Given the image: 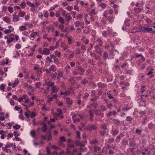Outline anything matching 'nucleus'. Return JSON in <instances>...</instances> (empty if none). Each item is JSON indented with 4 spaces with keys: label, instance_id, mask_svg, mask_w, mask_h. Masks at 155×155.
<instances>
[{
    "label": "nucleus",
    "instance_id": "f257e3e1",
    "mask_svg": "<svg viewBox=\"0 0 155 155\" xmlns=\"http://www.w3.org/2000/svg\"><path fill=\"white\" fill-rule=\"evenodd\" d=\"M5 39H7V43L10 44L14 40L18 41L19 39V37L18 35L10 34L5 36Z\"/></svg>",
    "mask_w": 155,
    "mask_h": 155
},
{
    "label": "nucleus",
    "instance_id": "f03ea898",
    "mask_svg": "<svg viewBox=\"0 0 155 155\" xmlns=\"http://www.w3.org/2000/svg\"><path fill=\"white\" fill-rule=\"evenodd\" d=\"M86 128L88 130L90 131L92 130H96L97 129L96 126L94 124L92 125L88 124Z\"/></svg>",
    "mask_w": 155,
    "mask_h": 155
},
{
    "label": "nucleus",
    "instance_id": "7ed1b4c3",
    "mask_svg": "<svg viewBox=\"0 0 155 155\" xmlns=\"http://www.w3.org/2000/svg\"><path fill=\"white\" fill-rule=\"evenodd\" d=\"M45 84H43L44 85H45L47 86H50L51 87H52L54 85V82H52L51 81H47L46 80H45Z\"/></svg>",
    "mask_w": 155,
    "mask_h": 155
},
{
    "label": "nucleus",
    "instance_id": "20e7f679",
    "mask_svg": "<svg viewBox=\"0 0 155 155\" xmlns=\"http://www.w3.org/2000/svg\"><path fill=\"white\" fill-rule=\"evenodd\" d=\"M58 27L61 30L62 32H67L68 31L67 28L65 27L64 25H59L58 26Z\"/></svg>",
    "mask_w": 155,
    "mask_h": 155
},
{
    "label": "nucleus",
    "instance_id": "39448f33",
    "mask_svg": "<svg viewBox=\"0 0 155 155\" xmlns=\"http://www.w3.org/2000/svg\"><path fill=\"white\" fill-rule=\"evenodd\" d=\"M45 71L47 73H50L51 71L54 72L56 71V69L53 65H52L49 69H46Z\"/></svg>",
    "mask_w": 155,
    "mask_h": 155
},
{
    "label": "nucleus",
    "instance_id": "423d86ee",
    "mask_svg": "<svg viewBox=\"0 0 155 155\" xmlns=\"http://www.w3.org/2000/svg\"><path fill=\"white\" fill-rule=\"evenodd\" d=\"M98 87L99 88H103L104 87H107V85L103 83L99 82L97 84Z\"/></svg>",
    "mask_w": 155,
    "mask_h": 155
},
{
    "label": "nucleus",
    "instance_id": "0eeeda50",
    "mask_svg": "<svg viewBox=\"0 0 155 155\" xmlns=\"http://www.w3.org/2000/svg\"><path fill=\"white\" fill-rule=\"evenodd\" d=\"M95 49V51L98 53H99L100 54H101V52H102V50L101 48L100 47V45H97L94 47Z\"/></svg>",
    "mask_w": 155,
    "mask_h": 155
},
{
    "label": "nucleus",
    "instance_id": "6e6552de",
    "mask_svg": "<svg viewBox=\"0 0 155 155\" xmlns=\"http://www.w3.org/2000/svg\"><path fill=\"white\" fill-rule=\"evenodd\" d=\"M94 111L92 109L89 111V115L90 117V119L91 121L93 120V117L94 116L93 113Z\"/></svg>",
    "mask_w": 155,
    "mask_h": 155
},
{
    "label": "nucleus",
    "instance_id": "1a4fd4ad",
    "mask_svg": "<svg viewBox=\"0 0 155 155\" xmlns=\"http://www.w3.org/2000/svg\"><path fill=\"white\" fill-rule=\"evenodd\" d=\"M13 21L14 22H16L18 21L19 18V16L18 15H16V13H15V14H14L13 15Z\"/></svg>",
    "mask_w": 155,
    "mask_h": 155
},
{
    "label": "nucleus",
    "instance_id": "9d476101",
    "mask_svg": "<svg viewBox=\"0 0 155 155\" xmlns=\"http://www.w3.org/2000/svg\"><path fill=\"white\" fill-rule=\"evenodd\" d=\"M148 28L146 27H141L138 29V30L140 31H143L144 32H147Z\"/></svg>",
    "mask_w": 155,
    "mask_h": 155
},
{
    "label": "nucleus",
    "instance_id": "9b49d317",
    "mask_svg": "<svg viewBox=\"0 0 155 155\" xmlns=\"http://www.w3.org/2000/svg\"><path fill=\"white\" fill-rule=\"evenodd\" d=\"M51 88V93H57L59 89V88H56V87L54 86H54Z\"/></svg>",
    "mask_w": 155,
    "mask_h": 155
},
{
    "label": "nucleus",
    "instance_id": "f8f14e48",
    "mask_svg": "<svg viewBox=\"0 0 155 155\" xmlns=\"http://www.w3.org/2000/svg\"><path fill=\"white\" fill-rule=\"evenodd\" d=\"M50 49L47 48H44L43 50V54L48 55L50 54Z\"/></svg>",
    "mask_w": 155,
    "mask_h": 155
},
{
    "label": "nucleus",
    "instance_id": "ddd939ff",
    "mask_svg": "<svg viewBox=\"0 0 155 155\" xmlns=\"http://www.w3.org/2000/svg\"><path fill=\"white\" fill-rule=\"evenodd\" d=\"M117 114V112L115 110H113L112 111H110L107 115V116L108 117H110L112 115H115Z\"/></svg>",
    "mask_w": 155,
    "mask_h": 155
},
{
    "label": "nucleus",
    "instance_id": "4468645a",
    "mask_svg": "<svg viewBox=\"0 0 155 155\" xmlns=\"http://www.w3.org/2000/svg\"><path fill=\"white\" fill-rule=\"evenodd\" d=\"M34 70H36V71L38 74H40L41 73L42 71L40 68L38 67H34Z\"/></svg>",
    "mask_w": 155,
    "mask_h": 155
},
{
    "label": "nucleus",
    "instance_id": "2eb2a0df",
    "mask_svg": "<svg viewBox=\"0 0 155 155\" xmlns=\"http://www.w3.org/2000/svg\"><path fill=\"white\" fill-rule=\"evenodd\" d=\"M19 82L18 78H17L14 82L12 83V87L13 88L15 87L18 84H19Z\"/></svg>",
    "mask_w": 155,
    "mask_h": 155
},
{
    "label": "nucleus",
    "instance_id": "dca6fc26",
    "mask_svg": "<svg viewBox=\"0 0 155 155\" xmlns=\"http://www.w3.org/2000/svg\"><path fill=\"white\" fill-rule=\"evenodd\" d=\"M119 130L114 129L111 131V133L113 135L115 136L117 135L119 133Z\"/></svg>",
    "mask_w": 155,
    "mask_h": 155
},
{
    "label": "nucleus",
    "instance_id": "f3484780",
    "mask_svg": "<svg viewBox=\"0 0 155 155\" xmlns=\"http://www.w3.org/2000/svg\"><path fill=\"white\" fill-rule=\"evenodd\" d=\"M80 149H74V150L71 153L72 155H77L78 152H80Z\"/></svg>",
    "mask_w": 155,
    "mask_h": 155
},
{
    "label": "nucleus",
    "instance_id": "a211bd4d",
    "mask_svg": "<svg viewBox=\"0 0 155 155\" xmlns=\"http://www.w3.org/2000/svg\"><path fill=\"white\" fill-rule=\"evenodd\" d=\"M66 101L67 103L70 105H71L73 103V101L71 100L68 97L66 99Z\"/></svg>",
    "mask_w": 155,
    "mask_h": 155
},
{
    "label": "nucleus",
    "instance_id": "6ab92c4d",
    "mask_svg": "<svg viewBox=\"0 0 155 155\" xmlns=\"http://www.w3.org/2000/svg\"><path fill=\"white\" fill-rule=\"evenodd\" d=\"M66 19V21H69L71 18V17L70 15L68 13H67L65 17Z\"/></svg>",
    "mask_w": 155,
    "mask_h": 155
},
{
    "label": "nucleus",
    "instance_id": "aec40b11",
    "mask_svg": "<svg viewBox=\"0 0 155 155\" xmlns=\"http://www.w3.org/2000/svg\"><path fill=\"white\" fill-rule=\"evenodd\" d=\"M3 20L5 22H6L8 23H10L11 21L10 18L7 17H4L3 18Z\"/></svg>",
    "mask_w": 155,
    "mask_h": 155
},
{
    "label": "nucleus",
    "instance_id": "412c9836",
    "mask_svg": "<svg viewBox=\"0 0 155 155\" xmlns=\"http://www.w3.org/2000/svg\"><path fill=\"white\" fill-rule=\"evenodd\" d=\"M13 146L15 147V143H9V144H7L5 145V147L8 148L11 147H12Z\"/></svg>",
    "mask_w": 155,
    "mask_h": 155
},
{
    "label": "nucleus",
    "instance_id": "4be33fe9",
    "mask_svg": "<svg viewBox=\"0 0 155 155\" xmlns=\"http://www.w3.org/2000/svg\"><path fill=\"white\" fill-rule=\"evenodd\" d=\"M88 82V81L86 79H83L81 81V83L84 84V86L86 85Z\"/></svg>",
    "mask_w": 155,
    "mask_h": 155
},
{
    "label": "nucleus",
    "instance_id": "5701e85b",
    "mask_svg": "<svg viewBox=\"0 0 155 155\" xmlns=\"http://www.w3.org/2000/svg\"><path fill=\"white\" fill-rule=\"evenodd\" d=\"M47 155H53L54 154H56V155H58V153L56 152H54L52 153V154H51L49 150L48 149H47Z\"/></svg>",
    "mask_w": 155,
    "mask_h": 155
},
{
    "label": "nucleus",
    "instance_id": "b1692460",
    "mask_svg": "<svg viewBox=\"0 0 155 155\" xmlns=\"http://www.w3.org/2000/svg\"><path fill=\"white\" fill-rule=\"evenodd\" d=\"M25 14V12H20L18 14V15L19 17H23Z\"/></svg>",
    "mask_w": 155,
    "mask_h": 155
},
{
    "label": "nucleus",
    "instance_id": "393cba45",
    "mask_svg": "<svg viewBox=\"0 0 155 155\" xmlns=\"http://www.w3.org/2000/svg\"><path fill=\"white\" fill-rule=\"evenodd\" d=\"M78 69L81 72V74L82 75L85 72V70L81 67H79Z\"/></svg>",
    "mask_w": 155,
    "mask_h": 155
},
{
    "label": "nucleus",
    "instance_id": "a878e982",
    "mask_svg": "<svg viewBox=\"0 0 155 155\" xmlns=\"http://www.w3.org/2000/svg\"><path fill=\"white\" fill-rule=\"evenodd\" d=\"M154 124H153L152 123H149L148 125V127L149 129L150 130L152 129L154 127Z\"/></svg>",
    "mask_w": 155,
    "mask_h": 155
},
{
    "label": "nucleus",
    "instance_id": "bb28decb",
    "mask_svg": "<svg viewBox=\"0 0 155 155\" xmlns=\"http://www.w3.org/2000/svg\"><path fill=\"white\" fill-rule=\"evenodd\" d=\"M27 29L25 26L22 25L19 27V30L21 31H23Z\"/></svg>",
    "mask_w": 155,
    "mask_h": 155
},
{
    "label": "nucleus",
    "instance_id": "cd10ccee",
    "mask_svg": "<svg viewBox=\"0 0 155 155\" xmlns=\"http://www.w3.org/2000/svg\"><path fill=\"white\" fill-rule=\"evenodd\" d=\"M97 41L98 42L99 45L100 46H101L102 45L103 43L101 39L99 38H98L97 39Z\"/></svg>",
    "mask_w": 155,
    "mask_h": 155
},
{
    "label": "nucleus",
    "instance_id": "c85d7f7f",
    "mask_svg": "<svg viewBox=\"0 0 155 155\" xmlns=\"http://www.w3.org/2000/svg\"><path fill=\"white\" fill-rule=\"evenodd\" d=\"M74 24L76 27L78 28L80 26L81 23L79 21H77L74 23Z\"/></svg>",
    "mask_w": 155,
    "mask_h": 155
},
{
    "label": "nucleus",
    "instance_id": "c756f323",
    "mask_svg": "<svg viewBox=\"0 0 155 155\" xmlns=\"http://www.w3.org/2000/svg\"><path fill=\"white\" fill-rule=\"evenodd\" d=\"M89 28L88 27H86L83 30V32L85 34H87L89 32Z\"/></svg>",
    "mask_w": 155,
    "mask_h": 155
},
{
    "label": "nucleus",
    "instance_id": "7c9ffc66",
    "mask_svg": "<svg viewBox=\"0 0 155 155\" xmlns=\"http://www.w3.org/2000/svg\"><path fill=\"white\" fill-rule=\"evenodd\" d=\"M76 144L78 145H79L81 147H83L84 146V145L80 141H78V140H76L75 141Z\"/></svg>",
    "mask_w": 155,
    "mask_h": 155
},
{
    "label": "nucleus",
    "instance_id": "2f4dec72",
    "mask_svg": "<svg viewBox=\"0 0 155 155\" xmlns=\"http://www.w3.org/2000/svg\"><path fill=\"white\" fill-rule=\"evenodd\" d=\"M142 9L141 8L137 7L134 8V11L136 13L140 12L141 11Z\"/></svg>",
    "mask_w": 155,
    "mask_h": 155
},
{
    "label": "nucleus",
    "instance_id": "473e14b6",
    "mask_svg": "<svg viewBox=\"0 0 155 155\" xmlns=\"http://www.w3.org/2000/svg\"><path fill=\"white\" fill-rule=\"evenodd\" d=\"M114 17L113 16H111L109 17L108 18V19L109 20V21L111 23H112L114 21Z\"/></svg>",
    "mask_w": 155,
    "mask_h": 155
},
{
    "label": "nucleus",
    "instance_id": "72a5a7b5",
    "mask_svg": "<svg viewBox=\"0 0 155 155\" xmlns=\"http://www.w3.org/2000/svg\"><path fill=\"white\" fill-rule=\"evenodd\" d=\"M58 21L62 24H63L64 23V19L61 17H59V18Z\"/></svg>",
    "mask_w": 155,
    "mask_h": 155
},
{
    "label": "nucleus",
    "instance_id": "f704fd0d",
    "mask_svg": "<svg viewBox=\"0 0 155 155\" xmlns=\"http://www.w3.org/2000/svg\"><path fill=\"white\" fill-rule=\"evenodd\" d=\"M99 6H101L102 8H105L106 7L107 5L104 3H101V4L99 5Z\"/></svg>",
    "mask_w": 155,
    "mask_h": 155
},
{
    "label": "nucleus",
    "instance_id": "c9c22d12",
    "mask_svg": "<svg viewBox=\"0 0 155 155\" xmlns=\"http://www.w3.org/2000/svg\"><path fill=\"white\" fill-rule=\"evenodd\" d=\"M20 127L21 126L18 124H16L13 126V128L16 130H18Z\"/></svg>",
    "mask_w": 155,
    "mask_h": 155
},
{
    "label": "nucleus",
    "instance_id": "e433bc0d",
    "mask_svg": "<svg viewBox=\"0 0 155 155\" xmlns=\"http://www.w3.org/2000/svg\"><path fill=\"white\" fill-rule=\"evenodd\" d=\"M75 146L74 145V142H73L72 143H68V147H74Z\"/></svg>",
    "mask_w": 155,
    "mask_h": 155
},
{
    "label": "nucleus",
    "instance_id": "4c0bfd02",
    "mask_svg": "<svg viewBox=\"0 0 155 155\" xmlns=\"http://www.w3.org/2000/svg\"><path fill=\"white\" fill-rule=\"evenodd\" d=\"M27 4L28 5V6L31 7H33L34 6V4L33 3H31L29 1L28 2H27Z\"/></svg>",
    "mask_w": 155,
    "mask_h": 155
},
{
    "label": "nucleus",
    "instance_id": "58836bf2",
    "mask_svg": "<svg viewBox=\"0 0 155 155\" xmlns=\"http://www.w3.org/2000/svg\"><path fill=\"white\" fill-rule=\"evenodd\" d=\"M80 149V150H79L80 151V152H78L77 153V155H82V153L83 151H84V150L82 148H79L78 149Z\"/></svg>",
    "mask_w": 155,
    "mask_h": 155
},
{
    "label": "nucleus",
    "instance_id": "ea45409f",
    "mask_svg": "<svg viewBox=\"0 0 155 155\" xmlns=\"http://www.w3.org/2000/svg\"><path fill=\"white\" fill-rule=\"evenodd\" d=\"M26 4L25 3L23 2L21 3L20 4V6L22 8H25L26 6Z\"/></svg>",
    "mask_w": 155,
    "mask_h": 155
},
{
    "label": "nucleus",
    "instance_id": "a19ab883",
    "mask_svg": "<svg viewBox=\"0 0 155 155\" xmlns=\"http://www.w3.org/2000/svg\"><path fill=\"white\" fill-rule=\"evenodd\" d=\"M95 14V11L94 9H92L91 10L90 12L89 13V15H94Z\"/></svg>",
    "mask_w": 155,
    "mask_h": 155
},
{
    "label": "nucleus",
    "instance_id": "79ce46f5",
    "mask_svg": "<svg viewBox=\"0 0 155 155\" xmlns=\"http://www.w3.org/2000/svg\"><path fill=\"white\" fill-rule=\"evenodd\" d=\"M5 86V85L4 84H1L0 86V90L2 91H4Z\"/></svg>",
    "mask_w": 155,
    "mask_h": 155
},
{
    "label": "nucleus",
    "instance_id": "37998d69",
    "mask_svg": "<svg viewBox=\"0 0 155 155\" xmlns=\"http://www.w3.org/2000/svg\"><path fill=\"white\" fill-rule=\"evenodd\" d=\"M100 108H101V110L103 111H104L107 109L106 107L103 105L101 106Z\"/></svg>",
    "mask_w": 155,
    "mask_h": 155
},
{
    "label": "nucleus",
    "instance_id": "c03bdc74",
    "mask_svg": "<svg viewBox=\"0 0 155 155\" xmlns=\"http://www.w3.org/2000/svg\"><path fill=\"white\" fill-rule=\"evenodd\" d=\"M95 114L96 115H100L102 117H103V114H101L98 111V110H96L95 111Z\"/></svg>",
    "mask_w": 155,
    "mask_h": 155
},
{
    "label": "nucleus",
    "instance_id": "a18cd8bd",
    "mask_svg": "<svg viewBox=\"0 0 155 155\" xmlns=\"http://www.w3.org/2000/svg\"><path fill=\"white\" fill-rule=\"evenodd\" d=\"M132 117L130 116H128L126 117V120L127 121L130 122L132 121Z\"/></svg>",
    "mask_w": 155,
    "mask_h": 155
},
{
    "label": "nucleus",
    "instance_id": "49530a36",
    "mask_svg": "<svg viewBox=\"0 0 155 155\" xmlns=\"http://www.w3.org/2000/svg\"><path fill=\"white\" fill-rule=\"evenodd\" d=\"M51 76L52 78L53 79H54L57 77V73L56 72H55L54 74H51Z\"/></svg>",
    "mask_w": 155,
    "mask_h": 155
},
{
    "label": "nucleus",
    "instance_id": "de8ad7c7",
    "mask_svg": "<svg viewBox=\"0 0 155 155\" xmlns=\"http://www.w3.org/2000/svg\"><path fill=\"white\" fill-rule=\"evenodd\" d=\"M30 134L33 137H35L36 135L35 131L34 130H31L30 132Z\"/></svg>",
    "mask_w": 155,
    "mask_h": 155
},
{
    "label": "nucleus",
    "instance_id": "09e8293b",
    "mask_svg": "<svg viewBox=\"0 0 155 155\" xmlns=\"http://www.w3.org/2000/svg\"><path fill=\"white\" fill-rule=\"evenodd\" d=\"M13 136V134L12 133H9L7 136V139H9L10 138L12 137Z\"/></svg>",
    "mask_w": 155,
    "mask_h": 155
},
{
    "label": "nucleus",
    "instance_id": "8fccbe9b",
    "mask_svg": "<svg viewBox=\"0 0 155 155\" xmlns=\"http://www.w3.org/2000/svg\"><path fill=\"white\" fill-rule=\"evenodd\" d=\"M37 34V32H32L30 36L31 38H34L35 37V36Z\"/></svg>",
    "mask_w": 155,
    "mask_h": 155
},
{
    "label": "nucleus",
    "instance_id": "3c124183",
    "mask_svg": "<svg viewBox=\"0 0 155 155\" xmlns=\"http://www.w3.org/2000/svg\"><path fill=\"white\" fill-rule=\"evenodd\" d=\"M153 69H151V70L148 72V73L147 74V75H151V76H152L153 71Z\"/></svg>",
    "mask_w": 155,
    "mask_h": 155
},
{
    "label": "nucleus",
    "instance_id": "603ef678",
    "mask_svg": "<svg viewBox=\"0 0 155 155\" xmlns=\"http://www.w3.org/2000/svg\"><path fill=\"white\" fill-rule=\"evenodd\" d=\"M11 32V30L9 29H6L4 30V32L5 34H9Z\"/></svg>",
    "mask_w": 155,
    "mask_h": 155
},
{
    "label": "nucleus",
    "instance_id": "864d4df0",
    "mask_svg": "<svg viewBox=\"0 0 155 155\" xmlns=\"http://www.w3.org/2000/svg\"><path fill=\"white\" fill-rule=\"evenodd\" d=\"M94 148L95 150V152H96L97 150L98 151H100L101 149V147H97V146L94 147Z\"/></svg>",
    "mask_w": 155,
    "mask_h": 155
},
{
    "label": "nucleus",
    "instance_id": "5fc2aeb1",
    "mask_svg": "<svg viewBox=\"0 0 155 155\" xmlns=\"http://www.w3.org/2000/svg\"><path fill=\"white\" fill-rule=\"evenodd\" d=\"M114 140V139L113 138H110L108 139V143H111L113 142Z\"/></svg>",
    "mask_w": 155,
    "mask_h": 155
},
{
    "label": "nucleus",
    "instance_id": "6e6d98bb",
    "mask_svg": "<svg viewBox=\"0 0 155 155\" xmlns=\"http://www.w3.org/2000/svg\"><path fill=\"white\" fill-rule=\"evenodd\" d=\"M7 147H2V149L4 151L8 153V150H9L10 149L8 150L7 149Z\"/></svg>",
    "mask_w": 155,
    "mask_h": 155
},
{
    "label": "nucleus",
    "instance_id": "4d7b16f0",
    "mask_svg": "<svg viewBox=\"0 0 155 155\" xmlns=\"http://www.w3.org/2000/svg\"><path fill=\"white\" fill-rule=\"evenodd\" d=\"M126 74H130L132 73L131 71L130 70H127V69H125V73Z\"/></svg>",
    "mask_w": 155,
    "mask_h": 155
},
{
    "label": "nucleus",
    "instance_id": "13d9d810",
    "mask_svg": "<svg viewBox=\"0 0 155 155\" xmlns=\"http://www.w3.org/2000/svg\"><path fill=\"white\" fill-rule=\"evenodd\" d=\"M66 71L67 72V73H69V71H68V70L70 69V67L69 65H67L66 66Z\"/></svg>",
    "mask_w": 155,
    "mask_h": 155
},
{
    "label": "nucleus",
    "instance_id": "bf43d9fd",
    "mask_svg": "<svg viewBox=\"0 0 155 155\" xmlns=\"http://www.w3.org/2000/svg\"><path fill=\"white\" fill-rule=\"evenodd\" d=\"M41 85V83L40 82L36 83L35 84V86L37 88H39Z\"/></svg>",
    "mask_w": 155,
    "mask_h": 155
},
{
    "label": "nucleus",
    "instance_id": "052dcab7",
    "mask_svg": "<svg viewBox=\"0 0 155 155\" xmlns=\"http://www.w3.org/2000/svg\"><path fill=\"white\" fill-rule=\"evenodd\" d=\"M41 129L43 131H45L47 130V127L45 124H44Z\"/></svg>",
    "mask_w": 155,
    "mask_h": 155
},
{
    "label": "nucleus",
    "instance_id": "680f3d73",
    "mask_svg": "<svg viewBox=\"0 0 155 155\" xmlns=\"http://www.w3.org/2000/svg\"><path fill=\"white\" fill-rule=\"evenodd\" d=\"M8 10L10 13H12L13 11V8L10 6L8 7Z\"/></svg>",
    "mask_w": 155,
    "mask_h": 155
},
{
    "label": "nucleus",
    "instance_id": "e2e57ef3",
    "mask_svg": "<svg viewBox=\"0 0 155 155\" xmlns=\"http://www.w3.org/2000/svg\"><path fill=\"white\" fill-rule=\"evenodd\" d=\"M136 58H143V57L140 54H136L135 55Z\"/></svg>",
    "mask_w": 155,
    "mask_h": 155
},
{
    "label": "nucleus",
    "instance_id": "0e129e2a",
    "mask_svg": "<svg viewBox=\"0 0 155 155\" xmlns=\"http://www.w3.org/2000/svg\"><path fill=\"white\" fill-rule=\"evenodd\" d=\"M90 47H89L87 50V51L89 52L90 51V50H91L93 47V45L92 43H90Z\"/></svg>",
    "mask_w": 155,
    "mask_h": 155
},
{
    "label": "nucleus",
    "instance_id": "69168bd1",
    "mask_svg": "<svg viewBox=\"0 0 155 155\" xmlns=\"http://www.w3.org/2000/svg\"><path fill=\"white\" fill-rule=\"evenodd\" d=\"M58 76L61 77H63V73L61 71H58Z\"/></svg>",
    "mask_w": 155,
    "mask_h": 155
},
{
    "label": "nucleus",
    "instance_id": "338daca9",
    "mask_svg": "<svg viewBox=\"0 0 155 155\" xmlns=\"http://www.w3.org/2000/svg\"><path fill=\"white\" fill-rule=\"evenodd\" d=\"M114 123L115 124H119L120 122V121L118 119H114L113 120Z\"/></svg>",
    "mask_w": 155,
    "mask_h": 155
},
{
    "label": "nucleus",
    "instance_id": "774afa93",
    "mask_svg": "<svg viewBox=\"0 0 155 155\" xmlns=\"http://www.w3.org/2000/svg\"><path fill=\"white\" fill-rule=\"evenodd\" d=\"M36 114L34 112H32L30 114V117L31 118H33L36 116Z\"/></svg>",
    "mask_w": 155,
    "mask_h": 155
}]
</instances>
